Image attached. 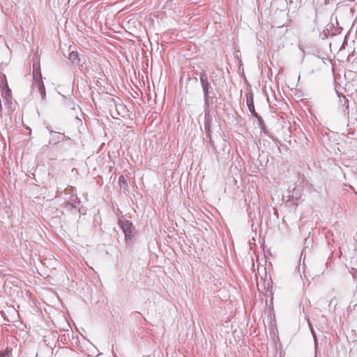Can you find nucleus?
I'll return each instance as SVG.
<instances>
[{"mask_svg":"<svg viewBox=\"0 0 357 357\" xmlns=\"http://www.w3.org/2000/svg\"><path fill=\"white\" fill-rule=\"evenodd\" d=\"M196 74L199 76V80L203 93L205 92L206 93H208V91H211V89H212L211 84L209 82L208 74L205 70H203L199 73H196Z\"/></svg>","mask_w":357,"mask_h":357,"instance_id":"39448f33","label":"nucleus"},{"mask_svg":"<svg viewBox=\"0 0 357 357\" xmlns=\"http://www.w3.org/2000/svg\"><path fill=\"white\" fill-rule=\"evenodd\" d=\"M52 142L54 144H57V143L59 142V141H54L53 138H52V139H50V143H51Z\"/></svg>","mask_w":357,"mask_h":357,"instance_id":"412c9836","label":"nucleus"},{"mask_svg":"<svg viewBox=\"0 0 357 357\" xmlns=\"http://www.w3.org/2000/svg\"><path fill=\"white\" fill-rule=\"evenodd\" d=\"M344 105H345L347 104V109H348V107H349V101H348V100L344 96Z\"/></svg>","mask_w":357,"mask_h":357,"instance_id":"a211bd4d","label":"nucleus"},{"mask_svg":"<svg viewBox=\"0 0 357 357\" xmlns=\"http://www.w3.org/2000/svg\"><path fill=\"white\" fill-rule=\"evenodd\" d=\"M11 354V351L6 349L0 353V357H10Z\"/></svg>","mask_w":357,"mask_h":357,"instance_id":"4468645a","label":"nucleus"},{"mask_svg":"<svg viewBox=\"0 0 357 357\" xmlns=\"http://www.w3.org/2000/svg\"><path fill=\"white\" fill-rule=\"evenodd\" d=\"M210 144L212 145L213 149L215 153L217 155V160L219 161L220 160L224 158L225 155L229 153V146L227 144V142L220 138L216 144L212 139H210Z\"/></svg>","mask_w":357,"mask_h":357,"instance_id":"f03ea898","label":"nucleus"},{"mask_svg":"<svg viewBox=\"0 0 357 357\" xmlns=\"http://www.w3.org/2000/svg\"><path fill=\"white\" fill-rule=\"evenodd\" d=\"M245 98H246V105L248 107L250 112L254 117L257 116L259 114L256 112L255 109L254 95H253V93L251 89H249L247 91V93L245 94Z\"/></svg>","mask_w":357,"mask_h":357,"instance_id":"423d86ee","label":"nucleus"},{"mask_svg":"<svg viewBox=\"0 0 357 357\" xmlns=\"http://www.w3.org/2000/svg\"><path fill=\"white\" fill-rule=\"evenodd\" d=\"M205 130H206V137H208L209 140L212 139L211 137V134H210V127H209L208 123H205Z\"/></svg>","mask_w":357,"mask_h":357,"instance_id":"2eb2a0df","label":"nucleus"},{"mask_svg":"<svg viewBox=\"0 0 357 357\" xmlns=\"http://www.w3.org/2000/svg\"><path fill=\"white\" fill-rule=\"evenodd\" d=\"M33 91L36 90L40 95L43 100H45L46 91L43 81L42 80V74L39 61L33 63Z\"/></svg>","mask_w":357,"mask_h":357,"instance_id":"f257e3e1","label":"nucleus"},{"mask_svg":"<svg viewBox=\"0 0 357 357\" xmlns=\"http://www.w3.org/2000/svg\"><path fill=\"white\" fill-rule=\"evenodd\" d=\"M68 59L73 63H76V64H79V59L78 58V54H77V52L73 51L72 52H70V54H69Z\"/></svg>","mask_w":357,"mask_h":357,"instance_id":"9d476101","label":"nucleus"},{"mask_svg":"<svg viewBox=\"0 0 357 357\" xmlns=\"http://www.w3.org/2000/svg\"><path fill=\"white\" fill-rule=\"evenodd\" d=\"M257 119V121H258V126L260 128L261 130L265 133V134H267L268 132L266 128V125L264 122V120L263 119L261 118V116L258 115L257 116L255 117Z\"/></svg>","mask_w":357,"mask_h":357,"instance_id":"1a4fd4ad","label":"nucleus"},{"mask_svg":"<svg viewBox=\"0 0 357 357\" xmlns=\"http://www.w3.org/2000/svg\"><path fill=\"white\" fill-rule=\"evenodd\" d=\"M119 183L121 188H123L124 190L128 189V186L127 180L123 175H121L119 176Z\"/></svg>","mask_w":357,"mask_h":357,"instance_id":"9b49d317","label":"nucleus"},{"mask_svg":"<svg viewBox=\"0 0 357 357\" xmlns=\"http://www.w3.org/2000/svg\"><path fill=\"white\" fill-rule=\"evenodd\" d=\"M5 104H7V105H11L12 104V101H11V99L10 100V101H5Z\"/></svg>","mask_w":357,"mask_h":357,"instance_id":"aec40b11","label":"nucleus"},{"mask_svg":"<svg viewBox=\"0 0 357 357\" xmlns=\"http://www.w3.org/2000/svg\"><path fill=\"white\" fill-rule=\"evenodd\" d=\"M302 0H285V1H282L283 3L289 5L290 8L292 9H297L300 7Z\"/></svg>","mask_w":357,"mask_h":357,"instance_id":"0eeeda50","label":"nucleus"},{"mask_svg":"<svg viewBox=\"0 0 357 357\" xmlns=\"http://www.w3.org/2000/svg\"><path fill=\"white\" fill-rule=\"evenodd\" d=\"M277 24H278V27H281L284 25V23L281 22H278Z\"/></svg>","mask_w":357,"mask_h":357,"instance_id":"6ab92c4d","label":"nucleus"},{"mask_svg":"<svg viewBox=\"0 0 357 357\" xmlns=\"http://www.w3.org/2000/svg\"><path fill=\"white\" fill-rule=\"evenodd\" d=\"M77 207L76 203H72L70 202H68L66 204V208L69 210H72L73 208H75Z\"/></svg>","mask_w":357,"mask_h":357,"instance_id":"ddd939ff","label":"nucleus"},{"mask_svg":"<svg viewBox=\"0 0 357 357\" xmlns=\"http://www.w3.org/2000/svg\"><path fill=\"white\" fill-rule=\"evenodd\" d=\"M280 13H282V15H286L287 14L285 13H284L282 10H280Z\"/></svg>","mask_w":357,"mask_h":357,"instance_id":"4be33fe9","label":"nucleus"},{"mask_svg":"<svg viewBox=\"0 0 357 357\" xmlns=\"http://www.w3.org/2000/svg\"><path fill=\"white\" fill-rule=\"evenodd\" d=\"M203 97L204 102V112L205 115L206 116L207 114H210L213 105L217 102L218 98L212 91H208V93H206V92L204 93Z\"/></svg>","mask_w":357,"mask_h":357,"instance_id":"20e7f679","label":"nucleus"},{"mask_svg":"<svg viewBox=\"0 0 357 357\" xmlns=\"http://www.w3.org/2000/svg\"><path fill=\"white\" fill-rule=\"evenodd\" d=\"M119 225L124 233L126 241L128 243L134 234L135 227L132 223L130 220L121 218L119 219Z\"/></svg>","mask_w":357,"mask_h":357,"instance_id":"7ed1b4c3","label":"nucleus"},{"mask_svg":"<svg viewBox=\"0 0 357 357\" xmlns=\"http://www.w3.org/2000/svg\"><path fill=\"white\" fill-rule=\"evenodd\" d=\"M311 331H312V335H313V338H314V340L315 344L317 345V338L316 333H314V331H313V329H312V328H311Z\"/></svg>","mask_w":357,"mask_h":357,"instance_id":"f3484780","label":"nucleus"},{"mask_svg":"<svg viewBox=\"0 0 357 357\" xmlns=\"http://www.w3.org/2000/svg\"><path fill=\"white\" fill-rule=\"evenodd\" d=\"M3 98H4V101H10V100L12 98L11 91L8 87L3 93Z\"/></svg>","mask_w":357,"mask_h":357,"instance_id":"f8f14e48","label":"nucleus"},{"mask_svg":"<svg viewBox=\"0 0 357 357\" xmlns=\"http://www.w3.org/2000/svg\"><path fill=\"white\" fill-rule=\"evenodd\" d=\"M311 331H312V335H313V338H314V340L315 344L317 345V338L316 333H314V331H313V329H312V328H311Z\"/></svg>","mask_w":357,"mask_h":357,"instance_id":"dca6fc26","label":"nucleus"},{"mask_svg":"<svg viewBox=\"0 0 357 357\" xmlns=\"http://www.w3.org/2000/svg\"><path fill=\"white\" fill-rule=\"evenodd\" d=\"M348 126L354 128L357 127V112L352 113L351 116L348 117Z\"/></svg>","mask_w":357,"mask_h":357,"instance_id":"6e6552de","label":"nucleus"}]
</instances>
